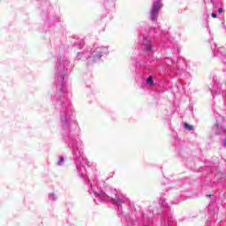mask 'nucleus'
<instances>
[{"instance_id":"f257e3e1","label":"nucleus","mask_w":226,"mask_h":226,"mask_svg":"<svg viewBox=\"0 0 226 226\" xmlns=\"http://www.w3.org/2000/svg\"><path fill=\"white\" fill-rule=\"evenodd\" d=\"M162 9V0H155L152 5L151 9V20H156L158 17V13L160 10Z\"/></svg>"},{"instance_id":"20e7f679","label":"nucleus","mask_w":226,"mask_h":226,"mask_svg":"<svg viewBox=\"0 0 226 226\" xmlns=\"http://www.w3.org/2000/svg\"><path fill=\"white\" fill-rule=\"evenodd\" d=\"M185 128H186V130L192 131L193 130V126L188 124H185Z\"/></svg>"},{"instance_id":"7ed1b4c3","label":"nucleus","mask_w":226,"mask_h":226,"mask_svg":"<svg viewBox=\"0 0 226 226\" xmlns=\"http://www.w3.org/2000/svg\"><path fill=\"white\" fill-rule=\"evenodd\" d=\"M114 203L115 204H124V200H123L119 198H117V200H114Z\"/></svg>"},{"instance_id":"0eeeda50","label":"nucleus","mask_w":226,"mask_h":226,"mask_svg":"<svg viewBox=\"0 0 226 226\" xmlns=\"http://www.w3.org/2000/svg\"><path fill=\"white\" fill-rule=\"evenodd\" d=\"M212 17H213V19H216V17H217V16H216V13H214V12H213V13H212Z\"/></svg>"},{"instance_id":"423d86ee","label":"nucleus","mask_w":226,"mask_h":226,"mask_svg":"<svg viewBox=\"0 0 226 226\" xmlns=\"http://www.w3.org/2000/svg\"><path fill=\"white\" fill-rule=\"evenodd\" d=\"M218 13H223V8H219L218 9Z\"/></svg>"},{"instance_id":"6e6552de","label":"nucleus","mask_w":226,"mask_h":226,"mask_svg":"<svg viewBox=\"0 0 226 226\" xmlns=\"http://www.w3.org/2000/svg\"><path fill=\"white\" fill-rule=\"evenodd\" d=\"M51 197H53V199H54V194H52Z\"/></svg>"},{"instance_id":"1a4fd4ad","label":"nucleus","mask_w":226,"mask_h":226,"mask_svg":"<svg viewBox=\"0 0 226 226\" xmlns=\"http://www.w3.org/2000/svg\"><path fill=\"white\" fill-rule=\"evenodd\" d=\"M148 50H151V48H149Z\"/></svg>"},{"instance_id":"f03ea898","label":"nucleus","mask_w":226,"mask_h":226,"mask_svg":"<svg viewBox=\"0 0 226 226\" xmlns=\"http://www.w3.org/2000/svg\"><path fill=\"white\" fill-rule=\"evenodd\" d=\"M147 84H148L149 86H154V81L153 80V77H148L147 79Z\"/></svg>"},{"instance_id":"9d476101","label":"nucleus","mask_w":226,"mask_h":226,"mask_svg":"<svg viewBox=\"0 0 226 226\" xmlns=\"http://www.w3.org/2000/svg\"><path fill=\"white\" fill-rule=\"evenodd\" d=\"M225 146H226V141H225Z\"/></svg>"},{"instance_id":"39448f33","label":"nucleus","mask_w":226,"mask_h":226,"mask_svg":"<svg viewBox=\"0 0 226 226\" xmlns=\"http://www.w3.org/2000/svg\"><path fill=\"white\" fill-rule=\"evenodd\" d=\"M64 162V157H60L59 161L57 162V165H63V162Z\"/></svg>"}]
</instances>
